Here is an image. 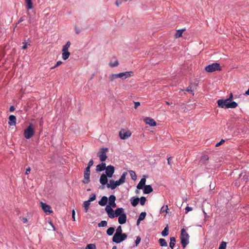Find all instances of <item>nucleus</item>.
<instances>
[{
  "label": "nucleus",
  "instance_id": "obj_1",
  "mask_svg": "<svg viewBox=\"0 0 249 249\" xmlns=\"http://www.w3.org/2000/svg\"><path fill=\"white\" fill-rule=\"evenodd\" d=\"M218 107L225 108H234L237 107L238 104L234 101L230 103L226 99H219L217 101Z\"/></svg>",
  "mask_w": 249,
  "mask_h": 249
},
{
  "label": "nucleus",
  "instance_id": "obj_2",
  "mask_svg": "<svg viewBox=\"0 0 249 249\" xmlns=\"http://www.w3.org/2000/svg\"><path fill=\"white\" fill-rule=\"evenodd\" d=\"M189 235L186 231L184 229L181 230L180 240L181 243L183 248H185L189 244Z\"/></svg>",
  "mask_w": 249,
  "mask_h": 249
},
{
  "label": "nucleus",
  "instance_id": "obj_3",
  "mask_svg": "<svg viewBox=\"0 0 249 249\" xmlns=\"http://www.w3.org/2000/svg\"><path fill=\"white\" fill-rule=\"evenodd\" d=\"M35 128L33 126L30 124L24 131V136L27 139L32 138L35 134Z\"/></svg>",
  "mask_w": 249,
  "mask_h": 249
},
{
  "label": "nucleus",
  "instance_id": "obj_4",
  "mask_svg": "<svg viewBox=\"0 0 249 249\" xmlns=\"http://www.w3.org/2000/svg\"><path fill=\"white\" fill-rule=\"evenodd\" d=\"M205 70L208 72H213L216 71H220L221 68L219 64L214 63L206 66Z\"/></svg>",
  "mask_w": 249,
  "mask_h": 249
},
{
  "label": "nucleus",
  "instance_id": "obj_5",
  "mask_svg": "<svg viewBox=\"0 0 249 249\" xmlns=\"http://www.w3.org/2000/svg\"><path fill=\"white\" fill-rule=\"evenodd\" d=\"M127 234L125 233L118 234L117 236L116 235H114L112 241L116 243H120L124 240L127 238Z\"/></svg>",
  "mask_w": 249,
  "mask_h": 249
},
{
  "label": "nucleus",
  "instance_id": "obj_6",
  "mask_svg": "<svg viewBox=\"0 0 249 249\" xmlns=\"http://www.w3.org/2000/svg\"><path fill=\"white\" fill-rule=\"evenodd\" d=\"M108 151L107 148H101L100 151L97 153V156L99 157L101 161H105L107 158L106 153Z\"/></svg>",
  "mask_w": 249,
  "mask_h": 249
},
{
  "label": "nucleus",
  "instance_id": "obj_7",
  "mask_svg": "<svg viewBox=\"0 0 249 249\" xmlns=\"http://www.w3.org/2000/svg\"><path fill=\"white\" fill-rule=\"evenodd\" d=\"M131 135V132L129 130H125V129H121L119 132V136L122 140H125Z\"/></svg>",
  "mask_w": 249,
  "mask_h": 249
},
{
  "label": "nucleus",
  "instance_id": "obj_8",
  "mask_svg": "<svg viewBox=\"0 0 249 249\" xmlns=\"http://www.w3.org/2000/svg\"><path fill=\"white\" fill-rule=\"evenodd\" d=\"M90 171L89 168H86L84 173V179L83 182L85 184H88L90 182L89 176Z\"/></svg>",
  "mask_w": 249,
  "mask_h": 249
},
{
  "label": "nucleus",
  "instance_id": "obj_9",
  "mask_svg": "<svg viewBox=\"0 0 249 249\" xmlns=\"http://www.w3.org/2000/svg\"><path fill=\"white\" fill-rule=\"evenodd\" d=\"M119 78L122 79H125L127 78L130 77L134 75V72L132 71H125L124 72H121L118 73Z\"/></svg>",
  "mask_w": 249,
  "mask_h": 249
},
{
  "label": "nucleus",
  "instance_id": "obj_10",
  "mask_svg": "<svg viewBox=\"0 0 249 249\" xmlns=\"http://www.w3.org/2000/svg\"><path fill=\"white\" fill-rule=\"evenodd\" d=\"M106 176L108 178H111L114 172V167L112 165H108L106 167Z\"/></svg>",
  "mask_w": 249,
  "mask_h": 249
},
{
  "label": "nucleus",
  "instance_id": "obj_11",
  "mask_svg": "<svg viewBox=\"0 0 249 249\" xmlns=\"http://www.w3.org/2000/svg\"><path fill=\"white\" fill-rule=\"evenodd\" d=\"M40 205L42 210L45 213L50 214L53 212V211L51 210V207L49 205L46 204V203L41 202Z\"/></svg>",
  "mask_w": 249,
  "mask_h": 249
},
{
  "label": "nucleus",
  "instance_id": "obj_12",
  "mask_svg": "<svg viewBox=\"0 0 249 249\" xmlns=\"http://www.w3.org/2000/svg\"><path fill=\"white\" fill-rule=\"evenodd\" d=\"M105 211L107 213L108 216L110 218H113L115 217V212L113 209L109 206L107 205L105 208Z\"/></svg>",
  "mask_w": 249,
  "mask_h": 249
},
{
  "label": "nucleus",
  "instance_id": "obj_13",
  "mask_svg": "<svg viewBox=\"0 0 249 249\" xmlns=\"http://www.w3.org/2000/svg\"><path fill=\"white\" fill-rule=\"evenodd\" d=\"M127 172H124L123 174L122 175L120 178L116 181H115V183L117 185V186L120 185L121 184L124 183L125 182V177L127 175Z\"/></svg>",
  "mask_w": 249,
  "mask_h": 249
},
{
  "label": "nucleus",
  "instance_id": "obj_14",
  "mask_svg": "<svg viewBox=\"0 0 249 249\" xmlns=\"http://www.w3.org/2000/svg\"><path fill=\"white\" fill-rule=\"evenodd\" d=\"M62 57L63 60H67L70 55V53L69 52V49L63 48L62 50Z\"/></svg>",
  "mask_w": 249,
  "mask_h": 249
},
{
  "label": "nucleus",
  "instance_id": "obj_15",
  "mask_svg": "<svg viewBox=\"0 0 249 249\" xmlns=\"http://www.w3.org/2000/svg\"><path fill=\"white\" fill-rule=\"evenodd\" d=\"M144 122L148 124H149L150 126H156V121L153 119L149 117H146L144 120Z\"/></svg>",
  "mask_w": 249,
  "mask_h": 249
},
{
  "label": "nucleus",
  "instance_id": "obj_16",
  "mask_svg": "<svg viewBox=\"0 0 249 249\" xmlns=\"http://www.w3.org/2000/svg\"><path fill=\"white\" fill-rule=\"evenodd\" d=\"M115 200H116V197L114 195H111L109 197V206L112 207H116V203H115Z\"/></svg>",
  "mask_w": 249,
  "mask_h": 249
},
{
  "label": "nucleus",
  "instance_id": "obj_17",
  "mask_svg": "<svg viewBox=\"0 0 249 249\" xmlns=\"http://www.w3.org/2000/svg\"><path fill=\"white\" fill-rule=\"evenodd\" d=\"M108 179H107V176L105 174H102L100 178V183L103 185H106L107 183Z\"/></svg>",
  "mask_w": 249,
  "mask_h": 249
},
{
  "label": "nucleus",
  "instance_id": "obj_18",
  "mask_svg": "<svg viewBox=\"0 0 249 249\" xmlns=\"http://www.w3.org/2000/svg\"><path fill=\"white\" fill-rule=\"evenodd\" d=\"M8 124L11 125H15L16 124V118L13 115H11L9 117Z\"/></svg>",
  "mask_w": 249,
  "mask_h": 249
},
{
  "label": "nucleus",
  "instance_id": "obj_19",
  "mask_svg": "<svg viewBox=\"0 0 249 249\" xmlns=\"http://www.w3.org/2000/svg\"><path fill=\"white\" fill-rule=\"evenodd\" d=\"M126 221V215L124 213H123V214L121 215L120 216H119V217L118 218V222L120 224H124L125 223Z\"/></svg>",
  "mask_w": 249,
  "mask_h": 249
},
{
  "label": "nucleus",
  "instance_id": "obj_20",
  "mask_svg": "<svg viewBox=\"0 0 249 249\" xmlns=\"http://www.w3.org/2000/svg\"><path fill=\"white\" fill-rule=\"evenodd\" d=\"M146 182V179L145 178H142L138 184L137 185V188L138 189H142L144 188Z\"/></svg>",
  "mask_w": 249,
  "mask_h": 249
},
{
  "label": "nucleus",
  "instance_id": "obj_21",
  "mask_svg": "<svg viewBox=\"0 0 249 249\" xmlns=\"http://www.w3.org/2000/svg\"><path fill=\"white\" fill-rule=\"evenodd\" d=\"M107 187L108 188H110L111 190H114L117 187L115 182L114 180L111 179L109 180V183L107 184Z\"/></svg>",
  "mask_w": 249,
  "mask_h": 249
},
{
  "label": "nucleus",
  "instance_id": "obj_22",
  "mask_svg": "<svg viewBox=\"0 0 249 249\" xmlns=\"http://www.w3.org/2000/svg\"><path fill=\"white\" fill-rule=\"evenodd\" d=\"M106 168V164L105 163L102 162L101 164H99L96 166V170L98 172H101L105 170Z\"/></svg>",
  "mask_w": 249,
  "mask_h": 249
},
{
  "label": "nucleus",
  "instance_id": "obj_23",
  "mask_svg": "<svg viewBox=\"0 0 249 249\" xmlns=\"http://www.w3.org/2000/svg\"><path fill=\"white\" fill-rule=\"evenodd\" d=\"M124 213V209L122 208H118L115 210V217L119 216Z\"/></svg>",
  "mask_w": 249,
  "mask_h": 249
},
{
  "label": "nucleus",
  "instance_id": "obj_24",
  "mask_svg": "<svg viewBox=\"0 0 249 249\" xmlns=\"http://www.w3.org/2000/svg\"><path fill=\"white\" fill-rule=\"evenodd\" d=\"M153 191V188L151 185H145L143 189V193L148 194Z\"/></svg>",
  "mask_w": 249,
  "mask_h": 249
},
{
  "label": "nucleus",
  "instance_id": "obj_25",
  "mask_svg": "<svg viewBox=\"0 0 249 249\" xmlns=\"http://www.w3.org/2000/svg\"><path fill=\"white\" fill-rule=\"evenodd\" d=\"M107 197L106 196H104L102 197L101 199L99 201L98 203L100 205L103 206H105L107 202Z\"/></svg>",
  "mask_w": 249,
  "mask_h": 249
},
{
  "label": "nucleus",
  "instance_id": "obj_26",
  "mask_svg": "<svg viewBox=\"0 0 249 249\" xmlns=\"http://www.w3.org/2000/svg\"><path fill=\"white\" fill-rule=\"evenodd\" d=\"M140 199L138 197L134 198L132 197L131 199V203L133 207H136L139 203Z\"/></svg>",
  "mask_w": 249,
  "mask_h": 249
},
{
  "label": "nucleus",
  "instance_id": "obj_27",
  "mask_svg": "<svg viewBox=\"0 0 249 249\" xmlns=\"http://www.w3.org/2000/svg\"><path fill=\"white\" fill-rule=\"evenodd\" d=\"M196 85L195 84L191 83L189 87L186 89V90L188 92H193L196 89Z\"/></svg>",
  "mask_w": 249,
  "mask_h": 249
},
{
  "label": "nucleus",
  "instance_id": "obj_28",
  "mask_svg": "<svg viewBox=\"0 0 249 249\" xmlns=\"http://www.w3.org/2000/svg\"><path fill=\"white\" fill-rule=\"evenodd\" d=\"M90 202H89L88 200L85 201L84 202L83 207L84 208L85 212H88L89 208V205H90Z\"/></svg>",
  "mask_w": 249,
  "mask_h": 249
},
{
  "label": "nucleus",
  "instance_id": "obj_29",
  "mask_svg": "<svg viewBox=\"0 0 249 249\" xmlns=\"http://www.w3.org/2000/svg\"><path fill=\"white\" fill-rule=\"evenodd\" d=\"M176 243V238L174 237H172L170 238V242L169 243V246L172 249H173L174 246L175 245Z\"/></svg>",
  "mask_w": 249,
  "mask_h": 249
},
{
  "label": "nucleus",
  "instance_id": "obj_30",
  "mask_svg": "<svg viewBox=\"0 0 249 249\" xmlns=\"http://www.w3.org/2000/svg\"><path fill=\"white\" fill-rule=\"evenodd\" d=\"M185 31V29L178 30L175 34L176 38H178L182 36V33Z\"/></svg>",
  "mask_w": 249,
  "mask_h": 249
},
{
  "label": "nucleus",
  "instance_id": "obj_31",
  "mask_svg": "<svg viewBox=\"0 0 249 249\" xmlns=\"http://www.w3.org/2000/svg\"><path fill=\"white\" fill-rule=\"evenodd\" d=\"M159 243L160 245L162 247H167V243L166 240L163 238H160L159 239Z\"/></svg>",
  "mask_w": 249,
  "mask_h": 249
},
{
  "label": "nucleus",
  "instance_id": "obj_32",
  "mask_svg": "<svg viewBox=\"0 0 249 249\" xmlns=\"http://www.w3.org/2000/svg\"><path fill=\"white\" fill-rule=\"evenodd\" d=\"M115 231V229L113 227L109 228L107 231V233L109 235H112Z\"/></svg>",
  "mask_w": 249,
  "mask_h": 249
},
{
  "label": "nucleus",
  "instance_id": "obj_33",
  "mask_svg": "<svg viewBox=\"0 0 249 249\" xmlns=\"http://www.w3.org/2000/svg\"><path fill=\"white\" fill-rule=\"evenodd\" d=\"M27 3V7L28 9H31L33 8V3L32 0H25Z\"/></svg>",
  "mask_w": 249,
  "mask_h": 249
},
{
  "label": "nucleus",
  "instance_id": "obj_34",
  "mask_svg": "<svg viewBox=\"0 0 249 249\" xmlns=\"http://www.w3.org/2000/svg\"><path fill=\"white\" fill-rule=\"evenodd\" d=\"M169 230H168V226H167L164 229V230L162 231L161 232V234L163 236H167L169 232Z\"/></svg>",
  "mask_w": 249,
  "mask_h": 249
},
{
  "label": "nucleus",
  "instance_id": "obj_35",
  "mask_svg": "<svg viewBox=\"0 0 249 249\" xmlns=\"http://www.w3.org/2000/svg\"><path fill=\"white\" fill-rule=\"evenodd\" d=\"M122 232H123V230L122 229V227L121 226H119L117 227V228L116 230V232L115 233V234L114 235H116V236H117L118 235V234L123 233Z\"/></svg>",
  "mask_w": 249,
  "mask_h": 249
},
{
  "label": "nucleus",
  "instance_id": "obj_36",
  "mask_svg": "<svg viewBox=\"0 0 249 249\" xmlns=\"http://www.w3.org/2000/svg\"><path fill=\"white\" fill-rule=\"evenodd\" d=\"M146 215L145 212H142L139 216V221H142L143 220Z\"/></svg>",
  "mask_w": 249,
  "mask_h": 249
},
{
  "label": "nucleus",
  "instance_id": "obj_37",
  "mask_svg": "<svg viewBox=\"0 0 249 249\" xmlns=\"http://www.w3.org/2000/svg\"><path fill=\"white\" fill-rule=\"evenodd\" d=\"M119 78L118 74H112L109 76V79L111 81H113L114 79Z\"/></svg>",
  "mask_w": 249,
  "mask_h": 249
},
{
  "label": "nucleus",
  "instance_id": "obj_38",
  "mask_svg": "<svg viewBox=\"0 0 249 249\" xmlns=\"http://www.w3.org/2000/svg\"><path fill=\"white\" fill-rule=\"evenodd\" d=\"M130 175L132 179L135 180L137 178V176L135 172L132 170L129 171Z\"/></svg>",
  "mask_w": 249,
  "mask_h": 249
},
{
  "label": "nucleus",
  "instance_id": "obj_39",
  "mask_svg": "<svg viewBox=\"0 0 249 249\" xmlns=\"http://www.w3.org/2000/svg\"><path fill=\"white\" fill-rule=\"evenodd\" d=\"M107 223L106 221L103 220L100 223H99L98 224V226L104 227H106L107 226Z\"/></svg>",
  "mask_w": 249,
  "mask_h": 249
},
{
  "label": "nucleus",
  "instance_id": "obj_40",
  "mask_svg": "<svg viewBox=\"0 0 249 249\" xmlns=\"http://www.w3.org/2000/svg\"><path fill=\"white\" fill-rule=\"evenodd\" d=\"M86 249H96V246L93 244H89L87 246Z\"/></svg>",
  "mask_w": 249,
  "mask_h": 249
},
{
  "label": "nucleus",
  "instance_id": "obj_41",
  "mask_svg": "<svg viewBox=\"0 0 249 249\" xmlns=\"http://www.w3.org/2000/svg\"><path fill=\"white\" fill-rule=\"evenodd\" d=\"M226 248V243L225 242H222L220 244L218 249H225Z\"/></svg>",
  "mask_w": 249,
  "mask_h": 249
},
{
  "label": "nucleus",
  "instance_id": "obj_42",
  "mask_svg": "<svg viewBox=\"0 0 249 249\" xmlns=\"http://www.w3.org/2000/svg\"><path fill=\"white\" fill-rule=\"evenodd\" d=\"M168 206L167 205H166V206H163V207H162V208H161V210H160V213H163L164 212H165L166 213H167V210H168Z\"/></svg>",
  "mask_w": 249,
  "mask_h": 249
},
{
  "label": "nucleus",
  "instance_id": "obj_43",
  "mask_svg": "<svg viewBox=\"0 0 249 249\" xmlns=\"http://www.w3.org/2000/svg\"><path fill=\"white\" fill-rule=\"evenodd\" d=\"M140 204L141 205H144L145 201H146V198L144 196H142L140 199Z\"/></svg>",
  "mask_w": 249,
  "mask_h": 249
},
{
  "label": "nucleus",
  "instance_id": "obj_44",
  "mask_svg": "<svg viewBox=\"0 0 249 249\" xmlns=\"http://www.w3.org/2000/svg\"><path fill=\"white\" fill-rule=\"evenodd\" d=\"M119 65V63L118 61H115L114 63L110 62L109 66L111 67H116Z\"/></svg>",
  "mask_w": 249,
  "mask_h": 249
},
{
  "label": "nucleus",
  "instance_id": "obj_45",
  "mask_svg": "<svg viewBox=\"0 0 249 249\" xmlns=\"http://www.w3.org/2000/svg\"><path fill=\"white\" fill-rule=\"evenodd\" d=\"M95 199H96V195L94 194H92L91 195V196L90 197V198L88 200V201L90 202L93 201L94 200H95Z\"/></svg>",
  "mask_w": 249,
  "mask_h": 249
},
{
  "label": "nucleus",
  "instance_id": "obj_46",
  "mask_svg": "<svg viewBox=\"0 0 249 249\" xmlns=\"http://www.w3.org/2000/svg\"><path fill=\"white\" fill-rule=\"evenodd\" d=\"M141 241V238L140 236H137L135 240L136 246H137Z\"/></svg>",
  "mask_w": 249,
  "mask_h": 249
},
{
  "label": "nucleus",
  "instance_id": "obj_47",
  "mask_svg": "<svg viewBox=\"0 0 249 249\" xmlns=\"http://www.w3.org/2000/svg\"><path fill=\"white\" fill-rule=\"evenodd\" d=\"M93 164V160H90L88 163V166L86 168H89V169L90 170V167Z\"/></svg>",
  "mask_w": 249,
  "mask_h": 249
},
{
  "label": "nucleus",
  "instance_id": "obj_48",
  "mask_svg": "<svg viewBox=\"0 0 249 249\" xmlns=\"http://www.w3.org/2000/svg\"><path fill=\"white\" fill-rule=\"evenodd\" d=\"M70 45H71V42H70V41H68L66 43V44L63 46V48L69 49V47H70Z\"/></svg>",
  "mask_w": 249,
  "mask_h": 249
},
{
  "label": "nucleus",
  "instance_id": "obj_49",
  "mask_svg": "<svg viewBox=\"0 0 249 249\" xmlns=\"http://www.w3.org/2000/svg\"><path fill=\"white\" fill-rule=\"evenodd\" d=\"M23 46L22 48L24 50L26 49L27 48V45H30V44H28L27 42H22Z\"/></svg>",
  "mask_w": 249,
  "mask_h": 249
},
{
  "label": "nucleus",
  "instance_id": "obj_50",
  "mask_svg": "<svg viewBox=\"0 0 249 249\" xmlns=\"http://www.w3.org/2000/svg\"><path fill=\"white\" fill-rule=\"evenodd\" d=\"M193 210V208L191 207L187 206L185 208V213H187L189 211H191Z\"/></svg>",
  "mask_w": 249,
  "mask_h": 249
},
{
  "label": "nucleus",
  "instance_id": "obj_51",
  "mask_svg": "<svg viewBox=\"0 0 249 249\" xmlns=\"http://www.w3.org/2000/svg\"><path fill=\"white\" fill-rule=\"evenodd\" d=\"M225 142V140H221L219 142L217 143L215 145L216 147H218L223 144Z\"/></svg>",
  "mask_w": 249,
  "mask_h": 249
},
{
  "label": "nucleus",
  "instance_id": "obj_52",
  "mask_svg": "<svg viewBox=\"0 0 249 249\" xmlns=\"http://www.w3.org/2000/svg\"><path fill=\"white\" fill-rule=\"evenodd\" d=\"M232 98H233L232 93H231L229 97L227 99V101H228V102H231L232 100Z\"/></svg>",
  "mask_w": 249,
  "mask_h": 249
},
{
  "label": "nucleus",
  "instance_id": "obj_53",
  "mask_svg": "<svg viewBox=\"0 0 249 249\" xmlns=\"http://www.w3.org/2000/svg\"><path fill=\"white\" fill-rule=\"evenodd\" d=\"M123 0H117L116 1V4L117 6H119L122 3Z\"/></svg>",
  "mask_w": 249,
  "mask_h": 249
},
{
  "label": "nucleus",
  "instance_id": "obj_54",
  "mask_svg": "<svg viewBox=\"0 0 249 249\" xmlns=\"http://www.w3.org/2000/svg\"><path fill=\"white\" fill-rule=\"evenodd\" d=\"M21 220L24 223H27L28 222V219L26 217H22Z\"/></svg>",
  "mask_w": 249,
  "mask_h": 249
},
{
  "label": "nucleus",
  "instance_id": "obj_55",
  "mask_svg": "<svg viewBox=\"0 0 249 249\" xmlns=\"http://www.w3.org/2000/svg\"><path fill=\"white\" fill-rule=\"evenodd\" d=\"M62 63H63V62L61 61H58L56 62V63L55 65V67H58V66L61 65Z\"/></svg>",
  "mask_w": 249,
  "mask_h": 249
},
{
  "label": "nucleus",
  "instance_id": "obj_56",
  "mask_svg": "<svg viewBox=\"0 0 249 249\" xmlns=\"http://www.w3.org/2000/svg\"><path fill=\"white\" fill-rule=\"evenodd\" d=\"M134 104H135V106H134L135 108H137V107L140 105V103L139 102H134Z\"/></svg>",
  "mask_w": 249,
  "mask_h": 249
},
{
  "label": "nucleus",
  "instance_id": "obj_57",
  "mask_svg": "<svg viewBox=\"0 0 249 249\" xmlns=\"http://www.w3.org/2000/svg\"><path fill=\"white\" fill-rule=\"evenodd\" d=\"M15 107L13 106H11L10 107V108H9V111L10 112H13L15 110Z\"/></svg>",
  "mask_w": 249,
  "mask_h": 249
},
{
  "label": "nucleus",
  "instance_id": "obj_58",
  "mask_svg": "<svg viewBox=\"0 0 249 249\" xmlns=\"http://www.w3.org/2000/svg\"><path fill=\"white\" fill-rule=\"evenodd\" d=\"M31 171L30 167H28L26 169L25 174L28 175Z\"/></svg>",
  "mask_w": 249,
  "mask_h": 249
},
{
  "label": "nucleus",
  "instance_id": "obj_59",
  "mask_svg": "<svg viewBox=\"0 0 249 249\" xmlns=\"http://www.w3.org/2000/svg\"><path fill=\"white\" fill-rule=\"evenodd\" d=\"M72 219H73V221H75V211L74 210L72 211Z\"/></svg>",
  "mask_w": 249,
  "mask_h": 249
},
{
  "label": "nucleus",
  "instance_id": "obj_60",
  "mask_svg": "<svg viewBox=\"0 0 249 249\" xmlns=\"http://www.w3.org/2000/svg\"><path fill=\"white\" fill-rule=\"evenodd\" d=\"M172 157H169V158H168L167 159V161H168V162H168V164L169 165H170V164H171V163H170V160H172Z\"/></svg>",
  "mask_w": 249,
  "mask_h": 249
},
{
  "label": "nucleus",
  "instance_id": "obj_61",
  "mask_svg": "<svg viewBox=\"0 0 249 249\" xmlns=\"http://www.w3.org/2000/svg\"><path fill=\"white\" fill-rule=\"evenodd\" d=\"M23 21V18H20V19H19L18 21V23H19V22H21Z\"/></svg>",
  "mask_w": 249,
  "mask_h": 249
},
{
  "label": "nucleus",
  "instance_id": "obj_62",
  "mask_svg": "<svg viewBox=\"0 0 249 249\" xmlns=\"http://www.w3.org/2000/svg\"><path fill=\"white\" fill-rule=\"evenodd\" d=\"M203 158L206 160H208V157L206 156H204Z\"/></svg>",
  "mask_w": 249,
  "mask_h": 249
},
{
  "label": "nucleus",
  "instance_id": "obj_63",
  "mask_svg": "<svg viewBox=\"0 0 249 249\" xmlns=\"http://www.w3.org/2000/svg\"><path fill=\"white\" fill-rule=\"evenodd\" d=\"M246 94L247 95H249V88L248 89V90L246 92Z\"/></svg>",
  "mask_w": 249,
  "mask_h": 249
},
{
  "label": "nucleus",
  "instance_id": "obj_64",
  "mask_svg": "<svg viewBox=\"0 0 249 249\" xmlns=\"http://www.w3.org/2000/svg\"><path fill=\"white\" fill-rule=\"evenodd\" d=\"M112 249H117L116 246H113L112 248Z\"/></svg>",
  "mask_w": 249,
  "mask_h": 249
}]
</instances>
